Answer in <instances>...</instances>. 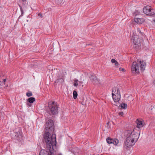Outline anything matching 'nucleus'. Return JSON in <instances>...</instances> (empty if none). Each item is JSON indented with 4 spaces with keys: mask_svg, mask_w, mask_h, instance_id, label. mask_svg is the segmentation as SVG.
I'll list each match as a JSON object with an SVG mask.
<instances>
[{
    "mask_svg": "<svg viewBox=\"0 0 155 155\" xmlns=\"http://www.w3.org/2000/svg\"><path fill=\"white\" fill-rule=\"evenodd\" d=\"M126 132L127 138L124 142V147L127 149L135 144L138 139V134L134 130H127Z\"/></svg>",
    "mask_w": 155,
    "mask_h": 155,
    "instance_id": "f257e3e1",
    "label": "nucleus"
},
{
    "mask_svg": "<svg viewBox=\"0 0 155 155\" xmlns=\"http://www.w3.org/2000/svg\"><path fill=\"white\" fill-rule=\"evenodd\" d=\"M48 134H46L44 136L45 141L46 143V147L48 148L47 150V155H55L54 153V147L55 146L56 144V138L54 135L53 136V138H51V140H48L49 137Z\"/></svg>",
    "mask_w": 155,
    "mask_h": 155,
    "instance_id": "f03ea898",
    "label": "nucleus"
},
{
    "mask_svg": "<svg viewBox=\"0 0 155 155\" xmlns=\"http://www.w3.org/2000/svg\"><path fill=\"white\" fill-rule=\"evenodd\" d=\"M46 127L45 128V131L44 134V138L45 140L44 136L46 134H48V140H51V138H53V136L55 135L56 137V135L53 134L54 130V123L52 120L49 119L48 120L46 124ZM48 136V135H47Z\"/></svg>",
    "mask_w": 155,
    "mask_h": 155,
    "instance_id": "7ed1b4c3",
    "label": "nucleus"
},
{
    "mask_svg": "<svg viewBox=\"0 0 155 155\" xmlns=\"http://www.w3.org/2000/svg\"><path fill=\"white\" fill-rule=\"evenodd\" d=\"M132 42H133L134 47L136 49H140L141 48V44L140 39L137 35L133 36L131 38Z\"/></svg>",
    "mask_w": 155,
    "mask_h": 155,
    "instance_id": "20e7f679",
    "label": "nucleus"
},
{
    "mask_svg": "<svg viewBox=\"0 0 155 155\" xmlns=\"http://www.w3.org/2000/svg\"><path fill=\"white\" fill-rule=\"evenodd\" d=\"M143 12L147 15L152 16L155 14L153 9H152L151 7L149 6H146L143 8Z\"/></svg>",
    "mask_w": 155,
    "mask_h": 155,
    "instance_id": "39448f33",
    "label": "nucleus"
},
{
    "mask_svg": "<svg viewBox=\"0 0 155 155\" xmlns=\"http://www.w3.org/2000/svg\"><path fill=\"white\" fill-rule=\"evenodd\" d=\"M131 71L134 74H139V67L138 64L136 61L134 62L131 66Z\"/></svg>",
    "mask_w": 155,
    "mask_h": 155,
    "instance_id": "423d86ee",
    "label": "nucleus"
},
{
    "mask_svg": "<svg viewBox=\"0 0 155 155\" xmlns=\"http://www.w3.org/2000/svg\"><path fill=\"white\" fill-rule=\"evenodd\" d=\"M48 107L50 110L49 114L50 115H55L57 114L58 113V108H59V107L58 106H54Z\"/></svg>",
    "mask_w": 155,
    "mask_h": 155,
    "instance_id": "0eeeda50",
    "label": "nucleus"
},
{
    "mask_svg": "<svg viewBox=\"0 0 155 155\" xmlns=\"http://www.w3.org/2000/svg\"><path fill=\"white\" fill-rule=\"evenodd\" d=\"M90 80L94 84H100V81L98 79L94 74H91L89 76Z\"/></svg>",
    "mask_w": 155,
    "mask_h": 155,
    "instance_id": "6e6552de",
    "label": "nucleus"
},
{
    "mask_svg": "<svg viewBox=\"0 0 155 155\" xmlns=\"http://www.w3.org/2000/svg\"><path fill=\"white\" fill-rule=\"evenodd\" d=\"M106 141L108 143H112L114 145H117L119 143L118 140L117 139H112L108 137L106 139Z\"/></svg>",
    "mask_w": 155,
    "mask_h": 155,
    "instance_id": "1a4fd4ad",
    "label": "nucleus"
},
{
    "mask_svg": "<svg viewBox=\"0 0 155 155\" xmlns=\"http://www.w3.org/2000/svg\"><path fill=\"white\" fill-rule=\"evenodd\" d=\"M112 95L113 99L115 102H118L121 98L120 94H115L114 93H112Z\"/></svg>",
    "mask_w": 155,
    "mask_h": 155,
    "instance_id": "9d476101",
    "label": "nucleus"
},
{
    "mask_svg": "<svg viewBox=\"0 0 155 155\" xmlns=\"http://www.w3.org/2000/svg\"><path fill=\"white\" fill-rule=\"evenodd\" d=\"M138 62L140 63V68L141 71H143L146 68V63L143 61H138Z\"/></svg>",
    "mask_w": 155,
    "mask_h": 155,
    "instance_id": "9b49d317",
    "label": "nucleus"
},
{
    "mask_svg": "<svg viewBox=\"0 0 155 155\" xmlns=\"http://www.w3.org/2000/svg\"><path fill=\"white\" fill-rule=\"evenodd\" d=\"M14 135L15 136L14 138L18 141L20 140V137H21V136L20 134V132L19 131L16 132H15Z\"/></svg>",
    "mask_w": 155,
    "mask_h": 155,
    "instance_id": "f8f14e48",
    "label": "nucleus"
},
{
    "mask_svg": "<svg viewBox=\"0 0 155 155\" xmlns=\"http://www.w3.org/2000/svg\"><path fill=\"white\" fill-rule=\"evenodd\" d=\"M135 21L137 24H141L144 21V19L143 18H135Z\"/></svg>",
    "mask_w": 155,
    "mask_h": 155,
    "instance_id": "ddd939ff",
    "label": "nucleus"
},
{
    "mask_svg": "<svg viewBox=\"0 0 155 155\" xmlns=\"http://www.w3.org/2000/svg\"><path fill=\"white\" fill-rule=\"evenodd\" d=\"M115 93L114 94H120V91L117 87H114L113 88L112 93Z\"/></svg>",
    "mask_w": 155,
    "mask_h": 155,
    "instance_id": "4468645a",
    "label": "nucleus"
},
{
    "mask_svg": "<svg viewBox=\"0 0 155 155\" xmlns=\"http://www.w3.org/2000/svg\"><path fill=\"white\" fill-rule=\"evenodd\" d=\"M63 77V75H62V74L61 73L59 72L58 73V76H57V78L56 81V82L58 83L60 80H62Z\"/></svg>",
    "mask_w": 155,
    "mask_h": 155,
    "instance_id": "2eb2a0df",
    "label": "nucleus"
},
{
    "mask_svg": "<svg viewBox=\"0 0 155 155\" xmlns=\"http://www.w3.org/2000/svg\"><path fill=\"white\" fill-rule=\"evenodd\" d=\"M136 122L137 124V127L138 128L141 127L143 126L142 121L138 120L137 119L136 121Z\"/></svg>",
    "mask_w": 155,
    "mask_h": 155,
    "instance_id": "dca6fc26",
    "label": "nucleus"
},
{
    "mask_svg": "<svg viewBox=\"0 0 155 155\" xmlns=\"http://www.w3.org/2000/svg\"><path fill=\"white\" fill-rule=\"evenodd\" d=\"M35 100V98L34 97L29 98L27 100V102L31 104L33 103Z\"/></svg>",
    "mask_w": 155,
    "mask_h": 155,
    "instance_id": "f3484780",
    "label": "nucleus"
},
{
    "mask_svg": "<svg viewBox=\"0 0 155 155\" xmlns=\"http://www.w3.org/2000/svg\"><path fill=\"white\" fill-rule=\"evenodd\" d=\"M48 151L45 150H41L40 152L39 155H47Z\"/></svg>",
    "mask_w": 155,
    "mask_h": 155,
    "instance_id": "a211bd4d",
    "label": "nucleus"
},
{
    "mask_svg": "<svg viewBox=\"0 0 155 155\" xmlns=\"http://www.w3.org/2000/svg\"><path fill=\"white\" fill-rule=\"evenodd\" d=\"M121 108L123 109H125L127 108V105L126 104L122 103L120 105Z\"/></svg>",
    "mask_w": 155,
    "mask_h": 155,
    "instance_id": "6ab92c4d",
    "label": "nucleus"
},
{
    "mask_svg": "<svg viewBox=\"0 0 155 155\" xmlns=\"http://www.w3.org/2000/svg\"><path fill=\"white\" fill-rule=\"evenodd\" d=\"M73 98L74 99H76L77 97L78 93H77V92L75 90H74L73 91Z\"/></svg>",
    "mask_w": 155,
    "mask_h": 155,
    "instance_id": "aec40b11",
    "label": "nucleus"
},
{
    "mask_svg": "<svg viewBox=\"0 0 155 155\" xmlns=\"http://www.w3.org/2000/svg\"><path fill=\"white\" fill-rule=\"evenodd\" d=\"M59 106V105L57 103H55L54 101H53L50 104L48 105V107H50L51 106Z\"/></svg>",
    "mask_w": 155,
    "mask_h": 155,
    "instance_id": "412c9836",
    "label": "nucleus"
},
{
    "mask_svg": "<svg viewBox=\"0 0 155 155\" xmlns=\"http://www.w3.org/2000/svg\"><path fill=\"white\" fill-rule=\"evenodd\" d=\"M19 6L20 7V11H21V15L19 17H20L21 16H23V14H24V11L22 9V7L20 5H19Z\"/></svg>",
    "mask_w": 155,
    "mask_h": 155,
    "instance_id": "4be33fe9",
    "label": "nucleus"
},
{
    "mask_svg": "<svg viewBox=\"0 0 155 155\" xmlns=\"http://www.w3.org/2000/svg\"><path fill=\"white\" fill-rule=\"evenodd\" d=\"M63 0H55V2L56 4L59 5L62 2Z\"/></svg>",
    "mask_w": 155,
    "mask_h": 155,
    "instance_id": "5701e85b",
    "label": "nucleus"
},
{
    "mask_svg": "<svg viewBox=\"0 0 155 155\" xmlns=\"http://www.w3.org/2000/svg\"><path fill=\"white\" fill-rule=\"evenodd\" d=\"M32 92L30 91H28V92H27L26 93V95L28 97L31 96H32Z\"/></svg>",
    "mask_w": 155,
    "mask_h": 155,
    "instance_id": "b1692460",
    "label": "nucleus"
},
{
    "mask_svg": "<svg viewBox=\"0 0 155 155\" xmlns=\"http://www.w3.org/2000/svg\"><path fill=\"white\" fill-rule=\"evenodd\" d=\"M137 31L141 35H143V33L141 31L140 28H137Z\"/></svg>",
    "mask_w": 155,
    "mask_h": 155,
    "instance_id": "393cba45",
    "label": "nucleus"
},
{
    "mask_svg": "<svg viewBox=\"0 0 155 155\" xmlns=\"http://www.w3.org/2000/svg\"><path fill=\"white\" fill-rule=\"evenodd\" d=\"M118 114L120 116H123L124 115V113L123 112H120L118 113Z\"/></svg>",
    "mask_w": 155,
    "mask_h": 155,
    "instance_id": "a878e982",
    "label": "nucleus"
},
{
    "mask_svg": "<svg viewBox=\"0 0 155 155\" xmlns=\"http://www.w3.org/2000/svg\"><path fill=\"white\" fill-rule=\"evenodd\" d=\"M38 16L41 18H43V15L41 13H40L38 14Z\"/></svg>",
    "mask_w": 155,
    "mask_h": 155,
    "instance_id": "bb28decb",
    "label": "nucleus"
},
{
    "mask_svg": "<svg viewBox=\"0 0 155 155\" xmlns=\"http://www.w3.org/2000/svg\"><path fill=\"white\" fill-rule=\"evenodd\" d=\"M111 62L112 63H115V62H117V61L114 59H112L111 60Z\"/></svg>",
    "mask_w": 155,
    "mask_h": 155,
    "instance_id": "cd10ccee",
    "label": "nucleus"
},
{
    "mask_svg": "<svg viewBox=\"0 0 155 155\" xmlns=\"http://www.w3.org/2000/svg\"><path fill=\"white\" fill-rule=\"evenodd\" d=\"M78 82H74V86L77 87L78 86Z\"/></svg>",
    "mask_w": 155,
    "mask_h": 155,
    "instance_id": "c85d7f7f",
    "label": "nucleus"
},
{
    "mask_svg": "<svg viewBox=\"0 0 155 155\" xmlns=\"http://www.w3.org/2000/svg\"><path fill=\"white\" fill-rule=\"evenodd\" d=\"M119 70L120 71H125V69L124 68H120Z\"/></svg>",
    "mask_w": 155,
    "mask_h": 155,
    "instance_id": "c756f323",
    "label": "nucleus"
},
{
    "mask_svg": "<svg viewBox=\"0 0 155 155\" xmlns=\"http://www.w3.org/2000/svg\"><path fill=\"white\" fill-rule=\"evenodd\" d=\"M115 65L116 66H118V65H119V64L118 63L117 61L116 62H115Z\"/></svg>",
    "mask_w": 155,
    "mask_h": 155,
    "instance_id": "7c9ffc66",
    "label": "nucleus"
},
{
    "mask_svg": "<svg viewBox=\"0 0 155 155\" xmlns=\"http://www.w3.org/2000/svg\"><path fill=\"white\" fill-rule=\"evenodd\" d=\"M27 104L28 105V107H31V104L29 103H27Z\"/></svg>",
    "mask_w": 155,
    "mask_h": 155,
    "instance_id": "2f4dec72",
    "label": "nucleus"
},
{
    "mask_svg": "<svg viewBox=\"0 0 155 155\" xmlns=\"http://www.w3.org/2000/svg\"><path fill=\"white\" fill-rule=\"evenodd\" d=\"M6 81V79H4L3 80V83H4V84H5V82Z\"/></svg>",
    "mask_w": 155,
    "mask_h": 155,
    "instance_id": "473e14b6",
    "label": "nucleus"
},
{
    "mask_svg": "<svg viewBox=\"0 0 155 155\" xmlns=\"http://www.w3.org/2000/svg\"><path fill=\"white\" fill-rule=\"evenodd\" d=\"M78 79H76L74 81V82H78Z\"/></svg>",
    "mask_w": 155,
    "mask_h": 155,
    "instance_id": "72a5a7b5",
    "label": "nucleus"
},
{
    "mask_svg": "<svg viewBox=\"0 0 155 155\" xmlns=\"http://www.w3.org/2000/svg\"><path fill=\"white\" fill-rule=\"evenodd\" d=\"M153 84L155 86V80L153 81Z\"/></svg>",
    "mask_w": 155,
    "mask_h": 155,
    "instance_id": "f704fd0d",
    "label": "nucleus"
},
{
    "mask_svg": "<svg viewBox=\"0 0 155 155\" xmlns=\"http://www.w3.org/2000/svg\"><path fill=\"white\" fill-rule=\"evenodd\" d=\"M109 125V123H108L107 124V128H108V126Z\"/></svg>",
    "mask_w": 155,
    "mask_h": 155,
    "instance_id": "c9c22d12",
    "label": "nucleus"
},
{
    "mask_svg": "<svg viewBox=\"0 0 155 155\" xmlns=\"http://www.w3.org/2000/svg\"><path fill=\"white\" fill-rule=\"evenodd\" d=\"M26 0H22V1L23 2L25 1Z\"/></svg>",
    "mask_w": 155,
    "mask_h": 155,
    "instance_id": "e433bc0d",
    "label": "nucleus"
},
{
    "mask_svg": "<svg viewBox=\"0 0 155 155\" xmlns=\"http://www.w3.org/2000/svg\"><path fill=\"white\" fill-rule=\"evenodd\" d=\"M154 21L155 22V20H154Z\"/></svg>",
    "mask_w": 155,
    "mask_h": 155,
    "instance_id": "4c0bfd02",
    "label": "nucleus"
}]
</instances>
